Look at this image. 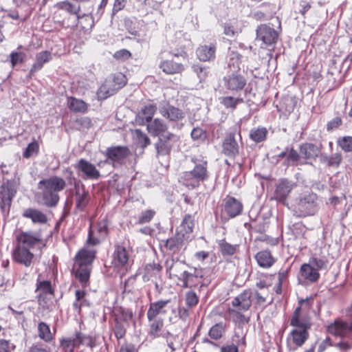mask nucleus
Wrapping results in <instances>:
<instances>
[{
  "instance_id": "nucleus-1",
  "label": "nucleus",
  "mask_w": 352,
  "mask_h": 352,
  "mask_svg": "<svg viewBox=\"0 0 352 352\" xmlns=\"http://www.w3.org/2000/svg\"><path fill=\"white\" fill-rule=\"evenodd\" d=\"M41 241V236L38 232H22L18 234L12 252L14 261L25 267L30 266L34 258V254L30 250Z\"/></svg>"
},
{
  "instance_id": "nucleus-2",
  "label": "nucleus",
  "mask_w": 352,
  "mask_h": 352,
  "mask_svg": "<svg viewBox=\"0 0 352 352\" xmlns=\"http://www.w3.org/2000/svg\"><path fill=\"white\" fill-rule=\"evenodd\" d=\"M66 186V182L62 177L52 176L41 180L38 188L41 190L39 196L43 204L47 207H54L59 201L58 192Z\"/></svg>"
},
{
  "instance_id": "nucleus-3",
  "label": "nucleus",
  "mask_w": 352,
  "mask_h": 352,
  "mask_svg": "<svg viewBox=\"0 0 352 352\" xmlns=\"http://www.w3.org/2000/svg\"><path fill=\"white\" fill-rule=\"evenodd\" d=\"M195 167L190 171L182 173L179 182L188 188H195L208 177L207 161L192 158Z\"/></svg>"
},
{
  "instance_id": "nucleus-4",
  "label": "nucleus",
  "mask_w": 352,
  "mask_h": 352,
  "mask_svg": "<svg viewBox=\"0 0 352 352\" xmlns=\"http://www.w3.org/2000/svg\"><path fill=\"white\" fill-rule=\"evenodd\" d=\"M252 304L250 293L245 289L232 300V307L228 308L226 311L228 318L234 322L243 321V313L250 309Z\"/></svg>"
},
{
  "instance_id": "nucleus-5",
  "label": "nucleus",
  "mask_w": 352,
  "mask_h": 352,
  "mask_svg": "<svg viewBox=\"0 0 352 352\" xmlns=\"http://www.w3.org/2000/svg\"><path fill=\"white\" fill-rule=\"evenodd\" d=\"M318 197L314 192H307L296 198L292 205L298 217L314 215L318 210Z\"/></svg>"
},
{
  "instance_id": "nucleus-6",
  "label": "nucleus",
  "mask_w": 352,
  "mask_h": 352,
  "mask_svg": "<svg viewBox=\"0 0 352 352\" xmlns=\"http://www.w3.org/2000/svg\"><path fill=\"white\" fill-rule=\"evenodd\" d=\"M80 345H86L93 348L96 345L95 340L90 336L77 332L74 336L63 338L60 341V346L64 352H74V349L78 348Z\"/></svg>"
},
{
  "instance_id": "nucleus-7",
  "label": "nucleus",
  "mask_w": 352,
  "mask_h": 352,
  "mask_svg": "<svg viewBox=\"0 0 352 352\" xmlns=\"http://www.w3.org/2000/svg\"><path fill=\"white\" fill-rule=\"evenodd\" d=\"M126 83V76L118 73L116 74L111 80H106L100 87L98 96L101 99H105L113 95L118 90L123 87Z\"/></svg>"
},
{
  "instance_id": "nucleus-8",
  "label": "nucleus",
  "mask_w": 352,
  "mask_h": 352,
  "mask_svg": "<svg viewBox=\"0 0 352 352\" xmlns=\"http://www.w3.org/2000/svg\"><path fill=\"white\" fill-rule=\"evenodd\" d=\"M309 299H302L299 301V306L296 308L290 318V325L294 329L309 330L311 328V322L310 318L302 314L301 307L304 305L309 306Z\"/></svg>"
},
{
  "instance_id": "nucleus-9",
  "label": "nucleus",
  "mask_w": 352,
  "mask_h": 352,
  "mask_svg": "<svg viewBox=\"0 0 352 352\" xmlns=\"http://www.w3.org/2000/svg\"><path fill=\"white\" fill-rule=\"evenodd\" d=\"M309 330L293 329L287 338V346L290 351L302 346L309 338Z\"/></svg>"
},
{
  "instance_id": "nucleus-10",
  "label": "nucleus",
  "mask_w": 352,
  "mask_h": 352,
  "mask_svg": "<svg viewBox=\"0 0 352 352\" xmlns=\"http://www.w3.org/2000/svg\"><path fill=\"white\" fill-rule=\"evenodd\" d=\"M278 37V32L266 25H260L256 30V38L265 45H272L276 43Z\"/></svg>"
},
{
  "instance_id": "nucleus-11",
  "label": "nucleus",
  "mask_w": 352,
  "mask_h": 352,
  "mask_svg": "<svg viewBox=\"0 0 352 352\" xmlns=\"http://www.w3.org/2000/svg\"><path fill=\"white\" fill-rule=\"evenodd\" d=\"M75 168L82 173L84 179H98L100 176L95 165L84 159H80Z\"/></svg>"
},
{
  "instance_id": "nucleus-12",
  "label": "nucleus",
  "mask_w": 352,
  "mask_h": 352,
  "mask_svg": "<svg viewBox=\"0 0 352 352\" xmlns=\"http://www.w3.org/2000/svg\"><path fill=\"white\" fill-rule=\"evenodd\" d=\"M223 80L225 87L232 91L241 90L246 85L245 78L240 74L235 72L225 76Z\"/></svg>"
},
{
  "instance_id": "nucleus-13",
  "label": "nucleus",
  "mask_w": 352,
  "mask_h": 352,
  "mask_svg": "<svg viewBox=\"0 0 352 352\" xmlns=\"http://www.w3.org/2000/svg\"><path fill=\"white\" fill-rule=\"evenodd\" d=\"M352 330V323L342 320H336L327 327L328 332L335 336L344 337Z\"/></svg>"
},
{
  "instance_id": "nucleus-14",
  "label": "nucleus",
  "mask_w": 352,
  "mask_h": 352,
  "mask_svg": "<svg viewBox=\"0 0 352 352\" xmlns=\"http://www.w3.org/2000/svg\"><path fill=\"white\" fill-rule=\"evenodd\" d=\"M165 266L166 272L168 273L170 278L174 276L182 280V278H183L184 274L187 272V271L185 270V263L179 261L168 259L166 261Z\"/></svg>"
},
{
  "instance_id": "nucleus-15",
  "label": "nucleus",
  "mask_w": 352,
  "mask_h": 352,
  "mask_svg": "<svg viewBox=\"0 0 352 352\" xmlns=\"http://www.w3.org/2000/svg\"><path fill=\"white\" fill-rule=\"evenodd\" d=\"M177 141V136L171 133H167L166 135L160 137L159 141L155 145L157 153L160 155L168 154L173 146L172 143Z\"/></svg>"
},
{
  "instance_id": "nucleus-16",
  "label": "nucleus",
  "mask_w": 352,
  "mask_h": 352,
  "mask_svg": "<svg viewBox=\"0 0 352 352\" xmlns=\"http://www.w3.org/2000/svg\"><path fill=\"white\" fill-rule=\"evenodd\" d=\"M223 153L229 157H235L239 153V146L235 140L234 134L229 133L223 142Z\"/></svg>"
},
{
  "instance_id": "nucleus-17",
  "label": "nucleus",
  "mask_w": 352,
  "mask_h": 352,
  "mask_svg": "<svg viewBox=\"0 0 352 352\" xmlns=\"http://www.w3.org/2000/svg\"><path fill=\"white\" fill-rule=\"evenodd\" d=\"M159 111L160 114L169 120V121H179L182 120L185 116L184 113L181 109L169 104L161 107Z\"/></svg>"
},
{
  "instance_id": "nucleus-18",
  "label": "nucleus",
  "mask_w": 352,
  "mask_h": 352,
  "mask_svg": "<svg viewBox=\"0 0 352 352\" xmlns=\"http://www.w3.org/2000/svg\"><path fill=\"white\" fill-rule=\"evenodd\" d=\"M106 154L112 162H121L130 155V151L126 146H114L107 148Z\"/></svg>"
},
{
  "instance_id": "nucleus-19",
  "label": "nucleus",
  "mask_w": 352,
  "mask_h": 352,
  "mask_svg": "<svg viewBox=\"0 0 352 352\" xmlns=\"http://www.w3.org/2000/svg\"><path fill=\"white\" fill-rule=\"evenodd\" d=\"M16 192L15 182L8 181L3 184L0 190V199L3 204L10 205L12 198Z\"/></svg>"
},
{
  "instance_id": "nucleus-20",
  "label": "nucleus",
  "mask_w": 352,
  "mask_h": 352,
  "mask_svg": "<svg viewBox=\"0 0 352 352\" xmlns=\"http://www.w3.org/2000/svg\"><path fill=\"white\" fill-rule=\"evenodd\" d=\"M157 111V106L153 104L145 105L138 113L136 117V122L140 125L151 122L152 118Z\"/></svg>"
},
{
  "instance_id": "nucleus-21",
  "label": "nucleus",
  "mask_w": 352,
  "mask_h": 352,
  "mask_svg": "<svg viewBox=\"0 0 352 352\" xmlns=\"http://www.w3.org/2000/svg\"><path fill=\"white\" fill-rule=\"evenodd\" d=\"M300 276L302 279L309 283H315L320 278L317 269L309 263H304L300 269Z\"/></svg>"
},
{
  "instance_id": "nucleus-22",
  "label": "nucleus",
  "mask_w": 352,
  "mask_h": 352,
  "mask_svg": "<svg viewBox=\"0 0 352 352\" xmlns=\"http://www.w3.org/2000/svg\"><path fill=\"white\" fill-rule=\"evenodd\" d=\"M170 302V299L160 300L155 302H151L147 311V318L148 320L157 318L159 314H166L164 307Z\"/></svg>"
},
{
  "instance_id": "nucleus-23",
  "label": "nucleus",
  "mask_w": 352,
  "mask_h": 352,
  "mask_svg": "<svg viewBox=\"0 0 352 352\" xmlns=\"http://www.w3.org/2000/svg\"><path fill=\"white\" fill-rule=\"evenodd\" d=\"M162 269L159 263H149L145 265L142 270V279L144 282L153 281L154 279L160 277V272Z\"/></svg>"
},
{
  "instance_id": "nucleus-24",
  "label": "nucleus",
  "mask_w": 352,
  "mask_h": 352,
  "mask_svg": "<svg viewBox=\"0 0 352 352\" xmlns=\"http://www.w3.org/2000/svg\"><path fill=\"white\" fill-rule=\"evenodd\" d=\"M300 155L307 160H315L320 153V148L312 143H305L300 146Z\"/></svg>"
},
{
  "instance_id": "nucleus-25",
  "label": "nucleus",
  "mask_w": 352,
  "mask_h": 352,
  "mask_svg": "<svg viewBox=\"0 0 352 352\" xmlns=\"http://www.w3.org/2000/svg\"><path fill=\"white\" fill-rule=\"evenodd\" d=\"M167 129L165 122L159 118H155L147 124V130L153 136L166 135Z\"/></svg>"
},
{
  "instance_id": "nucleus-26",
  "label": "nucleus",
  "mask_w": 352,
  "mask_h": 352,
  "mask_svg": "<svg viewBox=\"0 0 352 352\" xmlns=\"http://www.w3.org/2000/svg\"><path fill=\"white\" fill-rule=\"evenodd\" d=\"M243 209L241 203L234 197L226 199L224 210L230 217H234L241 214Z\"/></svg>"
},
{
  "instance_id": "nucleus-27",
  "label": "nucleus",
  "mask_w": 352,
  "mask_h": 352,
  "mask_svg": "<svg viewBox=\"0 0 352 352\" xmlns=\"http://www.w3.org/2000/svg\"><path fill=\"white\" fill-rule=\"evenodd\" d=\"M202 276L199 275L198 273H190L187 272L184 274V276L182 278V281L183 283L182 287L184 288H192L196 287L198 285L200 284V287L203 286H206L207 284H205L201 281Z\"/></svg>"
},
{
  "instance_id": "nucleus-28",
  "label": "nucleus",
  "mask_w": 352,
  "mask_h": 352,
  "mask_svg": "<svg viewBox=\"0 0 352 352\" xmlns=\"http://www.w3.org/2000/svg\"><path fill=\"white\" fill-rule=\"evenodd\" d=\"M75 190L76 206L78 210H82L88 204L89 194L85 191L83 185L76 184Z\"/></svg>"
},
{
  "instance_id": "nucleus-29",
  "label": "nucleus",
  "mask_w": 352,
  "mask_h": 352,
  "mask_svg": "<svg viewBox=\"0 0 352 352\" xmlns=\"http://www.w3.org/2000/svg\"><path fill=\"white\" fill-rule=\"evenodd\" d=\"M95 258V251L83 248L76 256V263L80 267L86 266L92 263Z\"/></svg>"
},
{
  "instance_id": "nucleus-30",
  "label": "nucleus",
  "mask_w": 352,
  "mask_h": 352,
  "mask_svg": "<svg viewBox=\"0 0 352 352\" xmlns=\"http://www.w3.org/2000/svg\"><path fill=\"white\" fill-rule=\"evenodd\" d=\"M52 59V54L49 51H42L36 55L35 62L32 65L30 74L32 75L34 72L40 70L43 65Z\"/></svg>"
},
{
  "instance_id": "nucleus-31",
  "label": "nucleus",
  "mask_w": 352,
  "mask_h": 352,
  "mask_svg": "<svg viewBox=\"0 0 352 352\" xmlns=\"http://www.w3.org/2000/svg\"><path fill=\"white\" fill-rule=\"evenodd\" d=\"M292 189V185L289 182L281 180L276 186L274 199L278 201H284Z\"/></svg>"
},
{
  "instance_id": "nucleus-32",
  "label": "nucleus",
  "mask_w": 352,
  "mask_h": 352,
  "mask_svg": "<svg viewBox=\"0 0 352 352\" xmlns=\"http://www.w3.org/2000/svg\"><path fill=\"white\" fill-rule=\"evenodd\" d=\"M159 67L167 74H178L184 69V67L182 63H175L170 60H162Z\"/></svg>"
},
{
  "instance_id": "nucleus-33",
  "label": "nucleus",
  "mask_w": 352,
  "mask_h": 352,
  "mask_svg": "<svg viewBox=\"0 0 352 352\" xmlns=\"http://www.w3.org/2000/svg\"><path fill=\"white\" fill-rule=\"evenodd\" d=\"M258 265L263 268L270 267L275 262V258L267 250L258 252L254 256Z\"/></svg>"
},
{
  "instance_id": "nucleus-34",
  "label": "nucleus",
  "mask_w": 352,
  "mask_h": 352,
  "mask_svg": "<svg viewBox=\"0 0 352 352\" xmlns=\"http://www.w3.org/2000/svg\"><path fill=\"white\" fill-rule=\"evenodd\" d=\"M23 215L24 217L30 219L34 223H45L47 221V216L36 209L28 208L23 212Z\"/></svg>"
},
{
  "instance_id": "nucleus-35",
  "label": "nucleus",
  "mask_w": 352,
  "mask_h": 352,
  "mask_svg": "<svg viewBox=\"0 0 352 352\" xmlns=\"http://www.w3.org/2000/svg\"><path fill=\"white\" fill-rule=\"evenodd\" d=\"M216 48L214 45H203L197 50L198 58L201 61H209L214 58Z\"/></svg>"
},
{
  "instance_id": "nucleus-36",
  "label": "nucleus",
  "mask_w": 352,
  "mask_h": 352,
  "mask_svg": "<svg viewBox=\"0 0 352 352\" xmlns=\"http://www.w3.org/2000/svg\"><path fill=\"white\" fill-rule=\"evenodd\" d=\"M129 261V254L126 250L120 245L116 247L113 253V263L117 266H124Z\"/></svg>"
},
{
  "instance_id": "nucleus-37",
  "label": "nucleus",
  "mask_w": 352,
  "mask_h": 352,
  "mask_svg": "<svg viewBox=\"0 0 352 352\" xmlns=\"http://www.w3.org/2000/svg\"><path fill=\"white\" fill-rule=\"evenodd\" d=\"M250 293V299L252 300V303L255 307L261 306L265 304L268 297V292H260L256 289H246Z\"/></svg>"
},
{
  "instance_id": "nucleus-38",
  "label": "nucleus",
  "mask_w": 352,
  "mask_h": 352,
  "mask_svg": "<svg viewBox=\"0 0 352 352\" xmlns=\"http://www.w3.org/2000/svg\"><path fill=\"white\" fill-rule=\"evenodd\" d=\"M68 108L73 112L85 113L87 109V104L82 100L69 97L67 100Z\"/></svg>"
},
{
  "instance_id": "nucleus-39",
  "label": "nucleus",
  "mask_w": 352,
  "mask_h": 352,
  "mask_svg": "<svg viewBox=\"0 0 352 352\" xmlns=\"http://www.w3.org/2000/svg\"><path fill=\"white\" fill-rule=\"evenodd\" d=\"M38 336L39 338L45 342H50L54 339V336L48 324L44 322L38 324Z\"/></svg>"
},
{
  "instance_id": "nucleus-40",
  "label": "nucleus",
  "mask_w": 352,
  "mask_h": 352,
  "mask_svg": "<svg viewBox=\"0 0 352 352\" xmlns=\"http://www.w3.org/2000/svg\"><path fill=\"white\" fill-rule=\"evenodd\" d=\"M320 162L322 164L327 165L328 166L338 167L342 162V155L336 153L331 156H328L326 154H321L320 155Z\"/></svg>"
},
{
  "instance_id": "nucleus-41",
  "label": "nucleus",
  "mask_w": 352,
  "mask_h": 352,
  "mask_svg": "<svg viewBox=\"0 0 352 352\" xmlns=\"http://www.w3.org/2000/svg\"><path fill=\"white\" fill-rule=\"evenodd\" d=\"M148 321L150 322L149 335L153 338L160 336L164 327L163 320L161 318H155L154 320Z\"/></svg>"
},
{
  "instance_id": "nucleus-42",
  "label": "nucleus",
  "mask_w": 352,
  "mask_h": 352,
  "mask_svg": "<svg viewBox=\"0 0 352 352\" xmlns=\"http://www.w3.org/2000/svg\"><path fill=\"white\" fill-rule=\"evenodd\" d=\"M85 295L86 293L84 291L79 289L76 291V300L73 303V307L76 311L80 312L82 307L89 305V303L85 299Z\"/></svg>"
},
{
  "instance_id": "nucleus-43",
  "label": "nucleus",
  "mask_w": 352,
  "mask_h": 352,
  "mask_svg": "<svg viewBox=\"0 0 352 352\" xmlns=\"http://www.w3.org/2000/svg\"><path fill=\"white\" fill-rule=\"evenodd\" d=\"M36 292L38 293V296H52L53 292L52 289L51 283L48 280L38 282Z\"/></svg>"
},
{
  "instance_id": "nucleus-44",
  "label": "nucleus",
  "mask_w": 352,
  "mask_h": 352,
  "mask_svg": "<svg viewBox=\"0 0 352 352\" xmlns=\"http://www.w3.org/2000/svg\"><path fill=\"white\" fill-rule=\"evenodd\" d=\"M76 276L81 283L82 285L85 287L88 285L89 283L90 270L87 267H80V269L76 270Z\"/></svg>"
},
{
  "instance_id": "nucleus-45",
  "label": "nucleus",
  "mask_w": 352,
  "mask_h": 352,
  "mask_svg": "<svg viewBox=\"0 0 352 352\" xmlns=\"http://www.w3.org/2000/svg\"><path fill=\"white\" fill-rule=\"evenodd\" d=\"M221 103L226 107L234 109L236 105L243 102V98L226 96L220 98Z\"/></svg>"
},
{
  "instance_id": "nucleus-46",
  "label": "nucleus",
  "mask_w": 352,
  "mask_h": 352,
  "mask_svg": "<svg viewBox=\"0 0 352 352\" xmlns=\"http://www.w3.org/2000/svg\"><path fill=\"white\" fill-rule=\"evenodd\" d=\"M267 133V131L265 128H257L251 131L250 136L253 141L256 142H260L265 140L266 138Z\"/></svg>"
},
{
  "instance_id": "nucleus-47",
  "label": "nucleus",
  "mask_w": 352,
  "mask_h": 352,
  "mask_svg": "<svg viewBox=\"0 0 352 352\" xmlns=\"http://www.w3.org/2000/svg\"><path fill=\"white\" fill-rule=\"evenodd\" d=\"M241 56L240 55L234 52H231L229 54V60L228 63V67L235 72V71L240 69Z\"/></svg>"
},
{
  "instance_id": "nucleus-48",
  "label": "nucleus",
  "mask_w": 352,
  "mask_h": 352,
  "mask_svg": "<svg viewBox=\"0 0 352 352\" xmlns=\"http://www.w3.org/2000/svg\"><path fill=\"white\" fill-rule=\"evenodd\" d=\"M56 7L60 10L68 12L70 14H78L80 11V6L78 5H74L68 1H63L58 3Z\"/></svg>"
},
{
  "instance_id": "nucleus-49",
  "label": "nucleus",
  "mask_w": 352,
  "mask_h": 352,
  "mask_svg": "<svg viewBox=\"0 0 352 352\" xmlns=\"http://www.w3.org/2000/svg\"><path fill=\"white\" fill-rule=\"evenodd\" d=\"M219 250L223 255H232L235 253L236 247L227 243L225 240L219 241Z\"/></svg>"
},
{
  "instance_id": "nucleus-50",
  "label": "nucleus",
  "mask_w": 352,
  "mask_h": 352,
  "mask_svg": "<svg viewBox=\"0 0 352 352\" xmlns=\"http://www.w3.org/2000/svg\"><path fill=\"white\" fill-rule=\"evenodd\" d=\"M194 227L193 219L190 214H186L181 224V228L185 232V234H190L192 232Z\"/></svg>"
},
{
  "instance_id": "nucleus-51",
  "label": "nucleus",
  "mask_w": 352,
  "mask_h": 352,
  "mask_svg": "<svg viewBox=\"0 0 352 352\" xmlns=\"http://www.w3.org/2000/svg\"><path fill=\"white\" fill-rule=\"evenodd\" d=\"M224 330V326L222 323H218L211 327L209 331V336L214 340H218L222 336Z\"/></svg>"
},
{
  "instance_id": "nucleus-52",
  "label": "nucleus",
  "mask_w": 352,
  "mask_h": 352,
  "mask_svg": "<svg viewBox=\"0 0 352 352\" xmlns=\"http://www.w3.org/2000/svg\"><path fill=\"white\" fill-rule=\"evenodd\" d=\"M182 239L179 237H172L166 240L165 246L170 251L175 252L182 245Z\"/></svg>"
},
{
  "instance_id": "nucleus-53",
  "label": "nucleus",
  "mask_w": 352,
  "mask_h": 352,
  "mask_svg": "<svg viewBox=\"0 0 352 352\" xmlns=\"http://www.w3.org/2000/svg\"><path fill=\"white\" fill-rule=\"evenodd\" d=\"M338 145L345 152L352 151V137L344 136L338 141Z\"/></svg>"
},
{
  "instance_id": "nucleus-54",
  "label": "nucleus",
  "mask_w": 352,
  "mask_h": 352,
  "mask_svg": "<svg viewBox=\"0 0 352 352\" xmlns=\"http://www.w3.org/2000/svg\"><path fill=\"white\" fill-rule=\"evenodd\" d=\"M185 300L188 307H193L197 305L199 298L195 292L190 290L186 292Z\"/></svg>"
},
{
  "instance_id": "nucleus-55",
  "label": "nucleus",
  "mask_w": 352,
  "mask_h": 352,
  "mask_svg": "<svg viewBox=\"0 0 352 352\" xmlns=\"http://www.w3.org/2000/svg\"><path fill=\"white\" fill-rule=\"evenodd\" d=\"M155 214V211L153 210H146L140 214L138 219V223L144 224L150 222Z\"/></svg>"
},
{
  "instance_id": "nucleus-56",
  "label": "nucleus",
  "mask_w": 352,
  "mask_h": 352,
  "mask_svg": "<svg viewBox=\"0 0 352 352\" xmlns=\"http://www.w3.org/2000/svg\"><path fill=\"white\" fill-rule=\"evenodd\" d=\"M38 151V144L36 142H33L30 143L26 147L24 153L23 157L25 158H29L34 154H37Z\"/></svg>"
},
{
  "instance_id": "nucleus-57",
  "label": "nucleus",
  "mask_w": 352,
  "mask_h": 352,
  "mask_svg": "<svg viewBox=\"0 0 352 352\" xmlns=\"http://www.w3.org/2000/svg\"><path fill=\"white\" fill-rule=\"evenodd\" d=\"M192 69L193 71L197 74L200 82L204 80L206 78L208 71L206 67H204L200 65H194L192 66Z\"/></svg>"
},
{
  "instance_id": "nucleus-58",
  "label": "nucleus",
  "mask_w": 352,
  "mask_h": 352,
  "mask_svg": "<svg viewBox=\"0 0 352 352\" xmlns=\"http://www.w3.org/2000/svg\"><path fill=\"white\" fill-rule=\"evenodd\" d=\"M135 134L138 138V142L141 144L142 146L146 147L150 144V140L148 137L140 129H135Z\"/></svg>"
},
{
  "instance_id": "nucleus-59",
  "label": "nucleus",
  "mask_w": 352,
  "mask_h": 352,
  "mask_svg": "<svg viewBox=\"0 0 352 352\" xmlns=\"http://www.w3.org/2000/svg\"><path fill=\"white\" fill-rule=\"evenodd\" d=\"M10 56L12 66L14 67L17 64L23 63L25 54L22 52H13Z\"/></svg>"
},
{
  "instance_id": "nucleus-60",
  "label": "nucleus",
  "mask_w": 352,
  "mask_h": 352,
  "mask_svg": "<svg viewBox=\"0 0 352 352\" xmlns=\"http://www.w3.org/2000/svg\"><path fill=\"white\" fill-rule=\"evenodd\" d=\"M301 157L300 153L299 154L294 148H290L288 150L287 160L288 163L292 162L297 164V162L300 160Z\"/></svg>"
},
{
  "instance_id": "nucleus-61",
  "label": "nucleus",
  "mask_w": 352,
  "mask_h": 352,
  "mask_svg": "<svg viewBox=\"0 0 352 352\" xmlns=\"http://www.w3.org/2000/svg\"><path fill=\"white\" fill-rule=\"evenodd\" d=\"M131 56V52L125 49L120 50L117 51L113 54V57L119 60H128Z\"/></svg>"
},
{
  "instance_id": "nucleus-62",
  "label": "nucleus",
  "mask_w": 352,
  "mask_h": 352,
  "mask_svg": "<svg viewBox=\"0 0 352 352\" xmlns=\"http://www.w3.org/2000/svg\"><path fill=\"white\" fill-rule=\"evenodd\" d=\"M52 296H38V301L41 307L44 309H48L52 303Z\"/></svg>"
},
{
  "instance_id": "nucleus-63",
  "label": "nucleus",
  "mask_w": 352,
  "mask_h": 352,
  "mask_svg": "<svg viewBox=\"0 0 352 352\" xmlns=\"http://www.w3.org/2000/svg\"><path fill=\"white\" fill-rule=\"evenodd\" d=\"M309 263L317 269L318 272L325 266V262L320 258H311Z\"/></svg>"
},
{
  "instance_id": "nucleus-64",
  "label": "nucleus",
  "mask_w": 352,
  "mask_h": 352,
  "mask_svg": "<svg viewBox=\"0 0 352 352\" xmlns=\"http://www.w3.org/2000/svg\"><path fill=\"white\" fill-rule=\"evenodd\" d=\"M28 352H49L41 343L33 344L29 347Z\"/></svg>"
}]
</instances>
